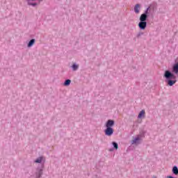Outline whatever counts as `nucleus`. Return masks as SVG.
I'll return each mask as SVG.
<instances>
[{
  "mask_svg": "<svg viewBox=\"0 0 178 178\" xmlns=\"http://www.w3.org/2000/svg\"><path fill=\"white\" fill-rule=\"evenodd\" d=\"M70 83H72V81H70V79H67L64 83V86H70Z\"/></svg>",
  "mask_w": 178,
  "mask_h": 178,
  "instance_id": "obj_11",
  "label": "nucleus"
},
{
  "mask_svg": "<svg viewBox=\"0 0 178 178\" xmlns=\"http://www.w3.org/2000/svg\"><path fill=\"white\" fill-rule=\"evenodd\" d=\"M34 42H35V40H34V39L31 40L28 44V47H33V45H34Z\"/></svg>",
  "mask_w": 178,
  "mask_h": 178,
  "instance_id": "obj_9",
  "label": "nucleus"
},
{
  "mask_svg": "<svg viewBox=\"0 0 178 178\" xmlns=\"http://www.w3.org/2000/svg\"><path fill=\"white\" fill-rule=\"evenodd\" d=\"M35 163H41L42 162V157H39L35 161Z\"/></svg>",
  "mask_w": 178,
  "mask_h": 178,
  "instance_id": "obj_12",
  "label": "nucleus"
},
{
  "mask_svg": "<svg viewBox=\"0 0 178 178\" xmlns=\"http://www.w3.org/2000/svg\"><path fill=\"white\" fill-rule=\"evenodd\" d=\"M164 77L167 80V84H168L170 87H172V86H175V84H176V82L177 81L176 80L175 75L168 70L165 72Z\"/></svg>",
  "mask_w": 178,
  "mask_h": 178,
  "instance_id": "obj_1",
  "label": "nucleus"
},
{
  "mask_svg": "<svg viewBox=\"0 0 178 178\" xmlns=\"http://www.w3.org/2000/svg\"><path fill=\"white\" fill-rule=\"evenodd\" d=\"M42 175V170H40V172H39V175H38V177H41V175Z\"/></svg>",
  "mask_w": 178,
  "mask_h": 178,
  "instance_id": "obj_15",
  "label": "nucleus"
},
{
  "mask_svg": "<svg viewBox=\"0 0 178 178\" xmlns=\"http://www.w3.org/2000/svg\"><path fill=\"white\" fill-rule=\"evenodd\" d=\"M113 145L114 148L116 149H118V148H119V145H118V143L116 142H113Z\"/></svg>",
  "mask_w": 178,
  "mask_h": 178,
  "instance_id": "obj_13",
  "label": "nucleus"
},
{
  "mask_svg": "<svg viewBox=\"0 0 178 178\" xmlns=\"http://www.w3.org/2000/svg\"><path fill=\"white\" fill-rule=\"evenodd\" d=\"M141 140L140 136H137L134 140H132V144H138V142Z\"/></svg>",
  "mask_w": 178,
  "mask_h": 178,
  "instance_id": "obj_8",
  "label": "nucleus"
},
{
  "mask_svg": "<svg viewBox=\"0 0 178 178\" xmlns=\"http://www.w3.org/2000/svg\"><path fill=\"white\" fill-rule=\"evenodd\" d=\"M138 26L141 30H145V28L147 27V22L140 21L138 24Z\"/></svg>",
  "mask_w": 178,
  "mask_h": 178,
  "instance_id": "obj_3",
  "label": "nucleus"
},
{
  "mask_svg": "<svg viewBox=\"0 0 178 178\" xmlns=\"http://www.w3.org/2000/svg\"><path fill=\"white\" fill-rule=\"evenodd\" d=\"M115 124V121L113 120H108L106 123V129L104 131L106 136L111 137L113 134V128L112 127Z\"/></svg>",
  "mask_w": 178,
  "mask_h": 178,
  "instance_id": "obj_2",
  "label": "nucleus"
},
{
  "mask_svg": "<svg viewBox=\"0 0 178 178\" xmlns=\"http://www.w3.org/2000/svg\"><path fill=\"white\" fill-rule=\"evenodd\" d=\"M172 173H174V175H178V168L177 166L173 167Z\"/></svg>",
  "mask_w": 178,
  "mask_h": 178,
  "instance_id": "obj_10",
  "label": "nucleus"
},
{
  "mask_svg": "<svg viewBox=\"0 0 178 178\" xmlns=\"http://www.w3.org/2000/svg\"><path fill=\"white\" fill-rule=\"evenodd\" d=\"M140 4H136L134 7V12L135 13H140Z\"/></svg>",
  "mask_w": 178,
  "mask_h": 178,
  "instance_id": "obj_7",
  "label": "nucleus"
},
{
  "mask_svg": "<svg viewBox=\"0 0 178 178\" xmlns=\"http://www.w3.org/2000/svg\"><path fill=\"white\" fill-rule=\"evenodd\" d=\"M172 72L178 74V63H175L172 67Z\"/></svg>",
  "mask_w": 178,
  "mask_h": 178,
  "instance_id": "obj_5",
  "label": "nucleus"
},
{
  "mask_svg": "<svg viewBox=\"0 0 178 178\" xmlns=\"http://www.w3.org/2000/svg\"><path fill=\"white\" fill-rule=\"evenodd\" d=\"M73 70H76V69H79V65L74 64L72 65Z\"/></svg>",
  "mask_w": 178,
  "mask_h": 178,
  "instance_id": "obj_14",
  "label": "nucleus"
},
{
  "mask_svg": "<svg viewBox=\"0 0 178 178\" xmlns=\"http://www.w3.org/2000/svg\"><path fill=\"white\" fill-rule=\"evenodd\" d=\"M148 9L149 8H147V10L145 11V13L144 14H142L140 17V22H145V20H147V13H148Z\"/></svg>",
  "mask_w": 178,
  "mask_h": 178,
  "instance_id": "obj_4",
  "label": "nucleus"
},
{
  "mask_svg": "<svg viewBox=\"0 0 178 178\" xmlns=\"http://www.w3.org/2000/svg\"><path fill=\"white\" fill-rule=\"evenodd\" d=\"M138 119H141V118H145V110H142L138 115Z\"/></svg>",
  "mask_w": 178,
  "mask_h": 178,
  "instance_id": "obj_6",
  "label": "nucleus"
}]
</instances>
